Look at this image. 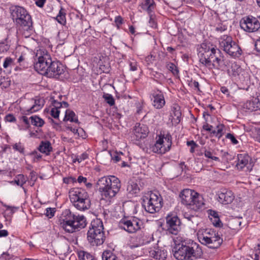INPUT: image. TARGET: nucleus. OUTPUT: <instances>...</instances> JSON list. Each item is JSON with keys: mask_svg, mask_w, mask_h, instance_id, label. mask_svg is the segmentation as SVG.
Masks as SVG:
<instances>
[{"mask_svg": "<svg viewBox=\"0 0 260 260\" xmlns=\"http://www.w3.org/2000/svg\"><path fill=\"white\" fill-rule=\"evenodd\" d=\"M181 222L177 216L168 215L166 217L167 231L173 235H177L180 230Z\"/></svg>", "mask_w": 260, "mask_h": 260, "instance_id": "dca6fc26", "label": "nucleus"}, {"mask_svg": "<svg viewBox=\"0 0 260 260\" xmlns=\"http://www.w3.org/2000/svg\"><path fill=\"white\" fill-rule=\"evenodd\" d=\"M162 198L158 192L150 191L143 197V206L147 212L154 213L162 207Z\"/></svg>", "mask_w": 260, "mask_h": 260, "instance_id": "9d476101", "label": "nucleus"}, {"mask_svg": "<svg viewBox=\"0 0 260 260\" xmlns=\"http://www.w3.org/2000/svg\"><path fill=\"white\" fill-rule=\"evenodd\" d=\"M249 156L246 154H240L238 155V162L236 165L238 169H242L249 161Z\"/></svg>", "mask_w": 260, "mask_h": 260, "instance_id": "c85d7f7f", "label": "nucleus"}, {"mask_svg": "<svg viewBox=\"0 0 260 260\" xmlns=\"http://www.w3.org/2000/svg\"><path fill=\"white\" fill-rule=\"evenodd\" d=\"M142 188L140 181L131 180L128 182L127 190L129 193L135 194L138 193Z\"/></svg>", "mask_w": 260, "mask_h": 260, "instance_id": "393cba45", "label": "nucleus"}, {"mask_svg": "<svg viewBox=\"0 0 260 260\" xmlns=\"http://www.w3.org/2000/svg\"><path fill=\"white\" fill-rule=\"evenodd\" d=\"M172 146V136L168 133L158 136L155 144L150 147L154 153L164 154L169 151Z\"/></svg>", "mask_w": 260, "mask_h": 260, "instance_id": "9b49d317", "label": "nucleus"}, {"mask_svg": "<svg viewBox=\"0 0 260 260\" xmlns=\"http://www.w3.org/2000/svg\"><path fill=\"white\" fill-rule=\"evenodd\" d=\"M46 210V212L45 215L48 218H51L54 216V213L55 212V208H48Z\"/></svg>", "mask_w": 260, "mask_h": 260, "instance_id": "49530a36", "label": "nucleus"}, {"mask_svg": "<svg viewBox=\"0 0 260 260\" xmlns=\"http://www.w3.org/2000/svg\"><path fill=\"white\" fill-rule=\"evenodd\" d=\"M46 0H37L36 1V4L39 7H43Z\"/></svg>", "mask_w": 260, "mask_h": 260, "instance_id": "338daca9", "label": "nucleus"}, {"mask_svg": "<svg viewBox=\"0 0 260 260\" xmlns=\"http://www.w3.org/2000/svg\"><path fill=\"white\" fill-rule=\"evenodd\" d=\"M241 53L242 50L236 42L233 44V47L227 52V54L233 57H239Z\"/></svg>", "mask_w": 260, "mask_h": 260, "instance_id": "7c9ffc66", "label": "nucleus"}, {"mask_svg": "<svg viewBox=\"0 0 260 260\" xmlns=\"http://www.w3.org/2000/svg\"><path fill=\"white\" fill-rule=\"evenodd\" d=\"M52 104L54 107V108H57L58 109V108L61 107V102H58L55 100H53L52 101Z\"/></svg>", "mask_w": 260, "mask_h": 260, "instance_id": "052dcab7", "label": "nucleus"}, {"mask_svg": "<svg viewBox=\"0 0 260 260\" xmlns=\"http://www.w3.org/2000/svg\"><path fill=\"white\" fill-rule=\"evenodd\" d=\"M66 128L71 131L74 135H77L78 137H83L82 133H83L84 132L82 128L77 129L69 125L66 126Z\"/></svg>", "mask_w": 260, "mask_h": 260, "instance_id": "ea45409f", "label": "nucleus"}, {"mask_svg": "<svg viewBox=\"0 0 260 260\" xmlns=\"http://www.w3.org/2000/svg\"><path fill=\"white\" fill-rule=\"evenodd\" d=\"M209 214V217L210 219L215 218L216 217H219L218 213L214 210H209L208 211Z\"/></svg>", "mask_w": 260, "mask_h": 260, "instance_id": "864d4df0", "label": "nucleus"}, {"mask_svg": "<svg viewBox=\"0 0 260 260\" xmlns=\"http://www.w3.org/2000/svg\"><path fill=\"white\" fill-rule=\"evenodd\" d=\"M148 133V128L146 125L137 123L134 127L133 133L137 140L145 138Z\"/></svg>", "mask_w": 260, "mask_h": 260, "instance_id": "aec40b11", "label": "nucleus"}, {"mask_svg": "<svg viewBox=\"0 0 260 260\" xmlns=\"http://www.w3.org/2000/svg\"><path fill=\"white\" fill-rule=\"evenodd\" d=\"M243 219L241 217H236L230 219L229 222L230 228L234 230H239L241 228L243 223Z\"/></svg>", "mask_w": 260, "mask_h": 260, "instance_id": "cd10ccee", "label": "nucleus"}, {"mask_svg": "<svg viewBox=\"0 0 260 260\" xmlns=\"http://www.w3.org/2000/svg\"><path fill=\"white\" fill-rule=\"evenodd\" d=\"M65 120H69L71 122H74L76 123L78 122V120L77 117H76L75 113L70 110H66V115L63 119Z\"/></svg>", "mask_w": 260, "mask_h": 260, "instance_id": "473e14b6", "label": "nucleus"}, {"mask_svg": "<svg viewBox=\"0 0 260 260\" xmlns=\"http://www.w3.org/2000/svg\"><path fill=\"white\" fill-rule=\"evenodd\" d=\"M29 119H30L31 124L36 126L42 127L44 124V121L38 116H32Z\"/></svg>", "mask_w": 260, "mask_h": 260, "instance_id": "f704fd0d", "label": "nucleus"}, {"mask_svg": "<svg viewBox=\"0 0 260 260\" xmlns=\"http://www.w3.org/2000/svg\"><path fill=\"white\" fill-rule=\"evenodd\" d=\"M215 154V153L213 150L211 151L210 150H207L205 148L204 155L205 157H206L207 158H210L212 160L219 161V158L218 157L214 156V155Z\"/></svg>", "mask_w": 260, "mask_h": 260, "instance_id": "58836bf2", "label": "nucleus"}, {"mask_svg": "<svg viewBox=\"0 0 260 260\" xmlns=\"http://www.w3.org/2000/svg\"><path fill=\"white\" fill-rule=\"evenodd\" d=\"M153 13H151V16H149V23L152 27H155L156 26V23L155 20L153 17Z\"/></svg>", "mask_w": 260, "mask_h": 260, "instance_id": "e2e57ef3", "label": "nucleus"}, {"mask_svg": "<svg viewBox=\"0 0 260 260\" xmlns=\"http://www.w3.org/2000/svg\"><path fill=\"white\" fill-rule=\"evenodd\" d=\"M59 112L60 111L58 109L53 108L51 110V115L54 118H57L59 117Z\"/></svg>", "mask_w": 260, "mask_h": 260, "instance_id": "5fc2aeb1", "label": "nucleus"}, {"mask_svg": "<svg viewBox=\"0 0 260 260\" xmlns=\"http://www.w3.org/2000/svg\"><path fill=\"white\" fill-rule=\"evenodd\" d=\"M167 68L174 75H176L178 73L176 66L173 63H168L167 64Z\"/></svg>", "mask_w": 260, "mask_h": 260, "instance_id": "37998d69", "label": "nucleus"}, {"mask_svg": "<svg viewBox=\"0 0 260 260\" xmlns=\"http://www.w3.org/2000/svg\"><path fill=\"white\" fill-rule=\"evenodd\" d=\"M139 7L151 16V13H153L156 5L153 0H142Z\"/></svg>", "mask_w": 260, "mask_h": 260, "instance_id": "b1692460", "label": "nucleus"}, {"mask_svg": "<svg viewBox=\"0 0 260 260\" xmlns=\"http://www.w3.org/2000/svg\"><path fill=\"white\" fill-rule=\"evenodd\" d=\"M240 26L246 32H253L260 28V22L256 18L252 16H248L241 19Z\"/></svg>", "mask_w": 260, "mask_h": 260, "instance_id": "ddd939ff", "label": "nucleus"}, {"mask_svg": "<svg viewBox=\"0 0 260 260\" xmlns=\"http://www.w3.org/2000/svg\"><path fill=\"white\" fill-rule=\"evenodd\" d=\"M120 226L129 233H134L140 230L142 225V221L138 218L131 219H122L119 222Z\"/></svg>", "mask_w": 260, "mask_h": 260, "instance_id": "4468645a", "label": "nucleus"}, {"mask_svg": "<svg viewBox=\"0 0 260 260\" xmlns=\"http://www.w3.org/2000/svg\"><path fill=\"white\" fill-rule=\"evenodd\" d=\"M140 236L141 237L139 241V244L136 245H131L129 247L131 249L137 247L141 245L148 244L150 243L151 241L153 239V237L148 233H143Z\"/></svg>", "mask_w": 260, "mask_h": 260, "instance_id": "bb28decb", "label": "nucleus"}, {"mask_svg": "<svg viewBox=\"0 0 260 260\" xmlns=\"http://www.w3.org/2000/svg\"><path fill=\"white\" fill-rule=\"evenodd\" d=\"M13 148L15 150L21 153H24V148L23 145H22V144L21 143H20V142L17 143H15L13 146Z\"/></svg>", "mask_w": 260, "mask_h": 260, "instance_id": "c03bdc74", "label": "nucleus"}, {"mask_svg": "<svg viewBox=\"0 0 260 260\" xmlns=\"http://www.w3.org/2000/svg\"><path fill=\"white\" fill-rule=\"evenodd\" d=\"M89 253L85 252L84 251H80L78 252V257L79 260H84L86 257V255H87Z\"/></svg>", "mask_w": 260, "mask_h": 260, "instance_id": "4d7b16f0", "label": "nucleus"}, {"mask_svg": "<svg viewBox=\"0 0 260 260\" xmlns=\"http://www.w3.org/2000/svg\"><path fill=\"white\" fill-rule=\"evenodd\" d=\"M64 72L63 65L58 61L53 60L48 71V77L58 78Z\"/></svg>", "mask_w": 260, "mask_h": 260, "instance_id": "a211bd4d", "label": "nucleus"}, {"mask_svg": "<svg viewBox=\"0 0 260 260\" xmlns=\"http://www.w3.org/2000/svg\"><path fill=\"white\" fill-rule=\"evenodd\" d=\"M61 227L67 232L73 233L80 231L86 225V219L83 215H76L70 209L64 210L59 218Z\"/></svg>", "mask_w": 260, "mask_h": 260, "instance_id": "20e7f679", "label": "nucleus"}, {"mask_svg": "<svg viewBox=\"0 0 260 260\" xmlns=\"http://www.w3.org/2000/svg\"><path fill=\"white\" fill-rule=\"evenodd\" d=\"M29 155L33 157L34 161H38L42 158V155L38 153L36 150H34L30 152Z\"/></svg>", "mask_w": 260, "mask_h": 260, "instance_id": "a18cd8bd", "label": "nucleus"}, {"mask_svg": "<svg viewBox=\"0 0 260 260\" xmlns=\"http://www.w3.org/2000/svg\"><path fill=\"white\" fill-rule=\"evenodd\" d=\"M26 178L22 174L18 175L14 180V182L17 185L22 186L26 182Z\"/></svg>", "mask_w": 260, "mask_h": 260, "instance_id": "4c0bfd02", "label": "nucleus"}, {"mask_svg": "<svg viewBox=\"0 0 260 260\" xmlns=\"http://www.w3.org/2000/svg\"><path fill=\"white\" fill-rule=\"evenodd\" d=\"M255 47L257 51L260 52V37L256 40L255 43Z\"/></svg>", "mask_w": 260, "mask_h": 260, "instance_id": "69168bd1", "label": "nucleus"}, {"mask_svg": "<svg viewBox=\"0 0 260 260\" xmlns=\"http://www.w3.org/2000/svg\"><path fill=\"white\" fill-rule=\"evenodd\" d=\"M102 196L107 199L114 197L121 187L120 180L114 176H104L99 179L96 184Z\"/></svg>", "mask_w": 260, "mask_h": 260, "instance_id": "39448f33", "label": "nucleus"}, {"mask_svg": "<svg viewBox=\"0 0 260 260\" xmlns=\"http://www.w3.org/2000/svg\"><path fill=\"white\" fill-rule=\"evenodd\" d=\"M130 70L132 71H136L138 70V66L137 62L134 60L131 61L129 63Z\"/></svg>", "mask_w": 260, "mask_h": 260, "instance_id": "603ef678", "label": "nucleus"}, {"mask_svg": "<svg viewBox=\"0 0 260 260\" xmlns=\"http://www.w3.org/2000/svg\"><path fill=\"white\" fill-rule=\"evenodd\" d=\"M111 158L115 162L119 161L120 160V157L117 153L114 152L113 154H111Z\"/></svg>", "mask_w": 260, "mask_h": 260, "instance_id": "13d9d810", "label": "nucleus"}, {"mask_svg": "<svg viewBox=\"0 0 260 260\" xmlns=\"http://www.w3.org/2000/svg\"><path fill=\"white\" fill-rule=\"evenodd\" d=\"M226 138L230 139L233 144H237L238 143V140L236 139L235 136L230 133H228L226 135Z\"/></svg>", "mask_w": 260, "mask_h": 260, "instance_id": "3c124183", "label": "nucleus"}, {"mask_svg": "<svg viewBox=\"0 0 260 260\" xmlns=\"http://www.w3.org/2000/svg\"><path fill=\"white\" fill-rule=\"evenodd\" d=\"M210 220L212 222L213 224L216 227H220L222 225L219 217L211 219Z\"/></svg>", "mask_w": 260, "mask_h": 260, "instance_id": "de8ad7c7", "label": "nucleus"}, {"mask_svg": "<svg viewBox=\"0 0 260 260\" xmlns=\"http://www.w3.org/2000/svg\"><path fill=\"white\" fill-rule=\"evenodd\" d=\"M44 100L42 99H36L32 105L29 108H24L23 110V113L25 115H29L34 112L38 111L40 110L44 105Z\"/></svg>", "mask_w": 260, "mask_h": 260, "instance_id": "412c9836", "label": "nucleus"}, {"mask_svg": "<svg viewBox=\"0 0 260 260\" xmlns=\"http://www.w3.org/2000/svg\"><path fill=\"white\" fill-rule=\"evenodd\" d=\"M103 97L106 103L110 106H113L114 105L115 100L111 94L109 93H104Z\"/></svg>", "mask_w": 260, "mask_h": 260, "instance_id": "a19ab883", "label": "nucleus"}, {"mask_svg": "<svg viewBox=\"0 0 260 260\" xmlns=\"http://www.w3.org/2000/svg\"><path fill=\"white\" fill-rule=\"evenodd\" d=\"M228 74L235 79H238L242 81L248 80L249 77L248 73L235 62L233 63L231 69L228 70Z\"/></svg>", "mask_w": 260, "mask_h": 260, "instance_id": "2eb2a0df", "label": "nucleus"}, {"mask_svg": "<svg viewBox=\"0 0 260 260\" xmlns=\"http://www.w3.org/2000/svg\"><path fill=\"white\" fill-rule=\"evenodd\" d=\"M224 127V125L222 124H219L216 126V130H211L210 131L211 134H213L215 137L220 139L223 135V130Z\"/></svg>", "mask_w": 260, "mask_h": 260, "instance_id": "72a5a7b5", "label": "nucleus"}, {"mask_svg": "<svg viewBox=\"0 0 260 260\" xmlns=\"http://www.w3.org/2000/svg\"><path fill=\"white\" fill-rule=\"evenodd\" d=\"M53 62L50 55L47 52H43V54L38 57V61L35 63V69L40 74L47 76L51 64H52Z\"/></svg>", "mask_w": 260, "mask_h": 260, "instance_id": "f8f14e48", "label": "nucleus"}, {"mask_svg": "<svg viewBox=\"0 0 260 260\" xmlns=\"http://www.w3.org/2000/svg\"><path fill=\"white\" fill-rule=\"evenodd\" d=\"M179 196L181 203L192 210L197 211L204 205L202 196L191 189H184Z\"/></svg>", "mask_w": 260, "mask_h": 260, "instance_id": "423d86ee", "label": "nucleus"}, {"mask_svg": "<svg viewBox=\"0 0 260 260\" xmlns=\"http://www.w3.org/2000/svg\"><path fill=\"white\" fill-rule=\"evenodd\" d=\"M63 182L66 184H69L70 183H74L76 182V179L75 177H69L64 178L63 179Z\"/></svg>", "mask_w": 260, "mask_h": 260, "instance_id": "6e6d98bb", "label": "nucleus"}, {"mask_svg": "<svg viewBox=\"0 0 260 260\" xmlns=\"http://www.w3.org/2000/svg\"><path fill=\"white\" fill-rule=\"evenodd\" d=\"M122 22H123V19L121 16H117L115 17V22L118 26L119 25L122 24Z\"/></svg>", "mask_w": 260, "mask_h": 260, "instance_id": "680f3d73", "label": "nucleus"}, {"mask_svg": "<svg viewBox=\"0 0 260 260\" xmlns=\"http://www.w3.org/2000/svg\"><path fill=\"white\" fill-rule=\"evenodd\" d=\"M189 86L193 88L195 90H197L198 91H200L199 88V83L198 82L195 80H191L189 83Z\"/></svg>", "mask_w": 260, "mask_h": 260, "instance_id": "09e8293b", "label": "nucleus"}, {"mask_svg": "<svg viewBox=\"0 0 260 260\" xmlns=\"http://www.w3.org/2000/svg\"><path fill=\"white\" fill-rule=\"evenodd\" d=\"M151 254L154 258L158 260H165L167 257V251L159 249L151 251Z\"/></svg>", "mask_w": 260, "mask_h": 260, "instance_id": "c756f323", "label": "nucleus"}, {"mask_svg": "<svg viewBox=\"0 0 260 260\" xmlns=\"http://www.w3.org/2000/svg\"><path fill=\"white\" fill-rule=\"evenodd\" d=\"M220 51L213 45L202 44L198 50L200 62L209 69H220L223 63Z\"/></svg>", "mask_w": 260, "mask_h": 260, "instance_id": "7ed1b4c3", "label": "nucleus"}, {"mask_svg": "<svg viewBox=\"0 0 260 260\" xmlns=\"http://www.w3.org/2000/svg\"><path fill=\"white\" fill-rule=\"evenodd\" d=\"M77 181L79 183H81L82 182H83L84 183H86V182H87V178L82 176H79L77 179Z\"/></svg>", "mask_w": 260, "mask_h": 260, "instance_id": "0e129e2a", "label": "nucleus"}, {"mask_svg": "<svg viewBox=\"0 0 260 260\" xmlns=\"http://www.w3.org/2000/svg\"><path fill=\"white\" fill-rule=\"evenodd\" d=\"M55 20L60 24L64 25L66 22V13L64 10L61 8L58 14L55 18Z\"/></svg>", "mask_w": 260, "mask_h": 260, "instance_id": "c9c22d12", "label": "nucleus"}, {"mask_svg": "<svg viewBox=\"0 0 260 260\" xmlns=\"http://www.w3.org/2000/svg\"><path fill=\"white\" fill-rule=\"evenodd\" d=\"M103 260H119L118 258L111 251L106 250L102 254Z\"/></svg>", "mask_w": 260, "mask_h": 260, "instance_id": "e433bc0d", "label": "nucleus"}, {"mask_svg": "<svg viewBox=\"0 0 260 260\" xmlns=\"http://www.w3.org/2000/svg\"><path fill=\"white\" fill-rule=\"evenodd\" d=\"M103 222L100 220L94 221L87 232V240L90 244L94 246L102 245L105 239Z\"/></svg>", "mask_w": 260, "mask_h": 260, "instance_id": "1a4fd4ad", "label": "nucleus"}, {"mask_svg": "<svg viewBox=\"0 0 260 260\" xmlns=\"http://www.w3.org/2000/svg\"><path fill=\"white\" fill-rule=\"evenodd\" d=\"M198 239L202 244L212 249L219 247L223 241L220 235L211 229H206L200 231L198 233Z\"/></svg>", "mask_w": 260, "mask_h": 260, "instance_id": "6e6552de", "label": "nucleus"}, {"mask_svg": "<svg viewBox=\"0 0 260 260\" xmlns=\"http://www.w3.org/2000/svg\"><path fill=\"white\" fill-rule=\"evenodd\" d=\"M71 202L79 210H85L90 208V201L87 192L81 188H74L69 191Z\"/></svg>", "mask_w": 260, "mask_h": 260, "instance_id": "0eeeda50", "label": "nucleus"}, {"mask_svg": "<svg viewBox=\"0 0 260 260\" xmlns=\"http://www.w3.org/2000/svg\"><path fill=\"white\" fill-rule=\"evenodd\" d=\"M5 119L8 122H14L16 121V118L12 114H8L5 117Z\"/></svg>", "mask_w": 260, "mask_h": 260, "instance_id": "bf43d9fd", "label": "nucleus"}, {"mask_svg": "<svg viewBox=\"0 0 260 260\" xmlns=\"http://www.w3.org/2000/svg\"><path fill=\"white\" fill-rule=\"evenodd\" d=\"M12 63H13V59L10 57H7L5 59V61H4V62L3 64V67L4 68H7L8 67L11 66L12 64Z\"/></svg>", "mask_w": 260, "mask_h": 260, "instance_id": "8fccbe9b", "label": "nucleus"}, {"mask_svg": "<svg viewBox=\"0 0 260 260\" xmlns=\"http://www.w3.org/2000/svg\"><path fill=\"white\" fill-rule=\"evenodd\" d=\"M220 90L223 93L226 94L227 95H229V89L226 87H225V86L221 87L220 88Z\"/></svg>", "mask_w": 260, "mask_h": 260, "instance_id": "774afa93", "label": "nucleus"}, {"mask_svg": "<svg viewBox=\"0 0 260 260\" xmlns=\"http://www.w3.org/2000/svg\"><path fill=\"white\" fill-rule=\"evenodd\" d=\"M235 42L233 41L232 38L228 35L221 36L219 40V45L220 47L226 53L233 47V44Z\"/></svg>", "mask_w": 260, "mask_h": 260, "instance_id": "4be33fe9", "label": "nucleus"}, {"mask_svg": "<svg viewBox=\"0 0 260 260\" xmlns=\"http://www.w3.org/2000/svg\"><path fill=\"white\" fill-rule=\"evenodd\" d=\"M244 108L251 111L260 110V94L247 101L244 104Z\"/></svg>", "mask_w": 260, "mask_h": 260, "instance_id": "5701e85b", "label": "nucleus"}, {"mask_svg": "<svg viewBox=\"0 0 260 260\" xmlns=\"http://www.w3.org/2000/svg\"><path fill=\"white\" fill-rule=\"evenodd\" d=\"M187 221V224L192 228H194V226L198 225L199 223L198 217L194 215L191 216V218Z\"/></svg>", "mask_w": 260, "mask_h": 260, "instance_id": "79ce46f5", "label": "nucleus"}, {"mask_svg": "<svg viewBox=\"0 0 260 260\" xmlns=\"http://www.w3.org/2000/svg\"><path fill=\"white\" fill-rule=\"evenodd\" d=\"M174 243L172 251L178 260H196L203 255L199 244L191 239L179 236L174 240Z\"/></svg>", "mask_w": 260, "mask_h": 260, "instance_id": "f257e3e1", "label": "nucleus"}, {"mask_svg": "<svg viewBox=\"0 0 260 260\" xmlns=\"http://www.w3.org/2000/svg\"><path fill=\"white\" fill-rule=\"evenodd\" d=\"M152 105L157 109H160L163 108L166 104L164 95L162 92L159 90H154L150 95Z\"/></svg>", "mask_w": 260, "mask_h": 260, "instance_id": "f3484780", "label": "nucleus"}, {"mask_svg": "<svg viewBox=\"0 0 260 260\" xmlns=\"http://www.w3.org/2000/svg\"><path fill=\"white\" fill-rule=\"evenodd\" d=\"M235 199L233 192L228 189H221L218 193V201L222 204H231Z\"/></svg>", "mask_w": 260, "mask_h": 260, "instance_id": "6ab92c4d", "label": "nucleus"}, {"mask_svg": "<svg viewBox=\"0 0 260 260\" xmlns=\"http://www.w3.org/2000/svg\"><path fill=\"white\" fill-rule=\"evenodd\" d=\"M38 150L40 152L44 153L46 155H49L50 152L52 151L53 148L49 141H42L38 147Z\"/></svg>", "mask_w": 260, "mask_h": 260, "instance_id": "a878e982", "label": "nucleus"}, {"mask_svg": "<svg viewBox=\"0 0 260 260\" xmlns=\"http://www.w3.org/2000/svg\"><path fill=\"white\" fill-rule=\"evenodd\" d=\"M12 18L16 23L19 32L25 38L29 37L34 32L30 15L23 7L13 6L10 8Z\"/></svg>", "mask_w": 260, "mask_h": 260, "instance_id": "f03ea898", "label": "nucleus"}, {"mask_svg": "<svg viewBox=\"0 0 260 260\" xmlns=\"http://www.w3.org/2000/svg\"><path fill=\"white\" fill-rule=\"evenodd\" d=\"M171 116L173 119H176L179 122L180 121L181 116V113L180 109V107L177 105H174L171 110Z\"/></svg>", "mask_w": 260, "mask_h": 260, "instance_id": "2f4dec72", "label": "nucleus"}]
</instances>
